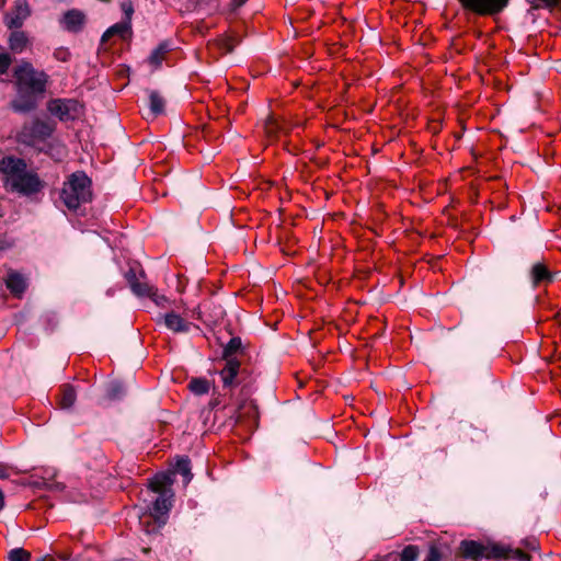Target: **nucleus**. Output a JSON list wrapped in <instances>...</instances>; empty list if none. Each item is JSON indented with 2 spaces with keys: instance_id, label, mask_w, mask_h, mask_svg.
I'll use <instances>...</instances> for the list:
<instances>
[{
  "instance_id": "nucleus-38",
  "label": "nucleus",
  "mask_w": 561,
  "mask_h": 561,
  "mask_svg": "<svg viewBox=\"0 0 561 561\" xmlns=\"http://www.w3.org/2000/svg\"><path fill=\"white\" fill-rule=\"evenodd\" d=\"M534 8L538 9V8H541V5L540 4H536Z\"/></svg>"
},
{
  "instance_id": "nucleus-21",
  "label": "nucleus",
  "mask_w": 561,
  "mask_h": 561,
  "mask_svg": "<svg viewBox=\"0 0 561 561\" xmlns=\"http://www.w3.org/2000/svg\"><path fill=\"white\" fill-rule=\"evenodd\" d=\"M150 110L154 115L162 114L164 111V99L157 92L151 91L149 94Z\"/></svg>"
},
{
  "instance_id": "nucleus-20",
  "label": "nucleus",
  "mask_w": 561,
  "mask_h": 561,
  "mask_svg": "<svg viewBox=\"0 0 561 561\" xmlns=\"http://www.w3.org/2000/svg\"><path fill=\"white\" fill-rule=\"evenodd\" d=\"M75 388L70 385H65L61 389V397L59 404L62 409L71 408L76 401Z\"/></svg>"
},
{
  "instance_id": "nucleus-23",
  "label": "nucleus",
  "mask_w": 561,
  "mask_h": 561,
  "mask_svg": "<svg viewBox=\"0 0 561 561\" xmlns=\"http://www.w3.org/2000/svg\"><path fill=\"white\" fill-rule=\"evenodd\" d=\"M176 471L184 477V483L187 484L192 479L190 460L187 458H181L176 462Z\"/></svg>"
},
{
  "instance_id": "nucleus-17",
  "label": "nucleus",
  "mask_w": 561,
  "mask_h": 561,
  "mask_svg": "<svg viewBox=\"0 0 561 561\" xmlns=\"http://www.w3.org/2000/svg\"><path fill=\"white\" fill-rule=\"evenodd\" d=\"M531 280L535 286L540 283H550L553 280V274L549 272L548 267L542 263H536L531 267Z\"/></svg>"
},
{
  "instance_id": "nucleus-1",
  "label": "nucleus",
  "mask_w": 561,
  "mask_h": 561,
  "mask_svg": "<svg viewBox=\"0 0 561 561\" xmlns=\"http://www.w3.org/2000/svg\"><path fill=\"white\" fill-rule=\"evenodd\" d=\"M0 171L5 175L7 188L21 194H32L39 190V181L27 172L22 159L5 157L0 161Z\"/></svg>"
},
{
  "instance_id": "nucleus-13",
  "label": "nucleus",
  "mask_w": 561,
  "mask_h": 561,
  "mask_svg": "<svg viewBox=\"0 0 561 561\" xmlns=\"http://www.w3.org/2000/svg\"><path fill=\"white\" fill-rule=\"evenodd\" d=\"M28 45L30 38L25 32L16 28L9 34L8 46L13 54L23 53Z\"/></svg>"
},
{
  "instance_id": "nucleus-10",
  "label": "nucleus",
  "mask_w": 561,
  "mask_h": 561,
  "mask_svg": "<svg viewBox=\"0 0 561 561\" xmlns=\"http://www.w3.org/2000/svg\"><path fill=\"white\" fill-rule=\"evenodd\" d=\"M16 91L18 95L11 102V108L19 113H27L33 111L37 105L36 95L38 93H33L31 91L20 89H16Z\"/></svg>"
},
{
  "instance_id": "nucleus-35",
  "label": "nucleus",
  "mask_w": 561,
  "mask_h": 561,
  "mask_svg": "<svg viewBox=\"0 0 561 561\" xmlns=\"http://www.w3.org/2000/svg\"><path fill=\"white\" fill-rule=\"evenodd\" d=\"M541 3L545 4L546 8L552 10L558 2L547 1V2H541Z\"/></svg>"
},
{
  "instance_id": "nucleus-33",
  "label": "nucleus",
  "mask_w": 561,
  "mask_h": 561,
  "mask_svg": "<svg viewBox=\"0 0 561 561\" xmlns=\"http://www.w3.org/2000/svg\"><path fill=\"white\" fill-rule=\"evenodd\" d=\"M524 546L530 550H537L539 548V545L537 542L536 539L531 538V539H526L524 540Z\"/></svg>"
},
{
  "instance_id": "nucleus-19",
  "label": "nucleus",
  "mask_w": 561,
  "mask_h": 561,
  "mask_svg": "<svg viewBox=\"0 0 561 561\" xmlns=\"http://www.w3.org/2000/svg\"><path fill=\"white\" fill-rule=\"evenodd\" d=\"M169 43H161L150 55L149 62L154 67H159L165 55L170 51Z\"/></svg>"
},
{
  "instance_id": "nucleus-28",
  "label": "nucleus",
  "mask_w": 561,
  "mask_h": 561,
  "mask_svg": "<svg viewBox=\"0 0 561 561\" xmlns=\"http://www.w3.org/2000/svg\"><path fill=\"white\" fill-rule=\"evenodd\" d=\"M54 58L61 62H67L70 59V51L66 47H58L54 50Z\"/></svg>"
},
{
  "instance_id": "nucleus-14",
  "label": "nucleus",
  "mask_w": 561,
  "mask_h": 561,
  "mask_svg": "<svg viewBox=\"0 0 561 561\" xmlns=\"http://www.w3.org/2000/svg\"><path fill=\"white\" fill-rule=\"evenodd\" d=\"M240 368L237 359L228 358L224 368L220 370V378L225 387L236 386V377Z\"/></svg>"
},
{
  "instance_id": "nucleus-22",
  "label": "nucleus",
  "mask_w": 561,
  "mask_h": 561,
  "mask_svg": "<svg viewBox=\"0 0 561 561\" xmlns=\"http://www.w3.org/2000/svg\"><path fill=\"white\" fill-rule=\"evenodd\" d=\"M188 389L193 393L202 396L209 391V382L204 378H193L188 383Z\"/></svg>"
},
{
  "instance_id": "nucleus-30",
  "label": "nucleus",
  "mask_w": 561,
  "mask_h": 561,
  "mask_svg": "<svg viewBox=\"0 0 561 561\" xmlns=\"http://www.w3.org/2000/svg\"><path fill=\"white\" fill-rule=\"evenodd\" d=\"M277 130H278V124L274 119H270L268 122H266L265 131L268 136L276 135Z\"/></svg>"
},
{
  "instance_id": "nucleus-3",
  "label": "nucleus",
  "mask_w": 561,
  "mask_h": 561,
  "mask_svg": "<svg viewBox=\"0 0 561 561\" xmlns=\"http://www.w3.org/2000/svg\"><path fill=\"white\" fill-rule=\"evenodd\" d=\"M460 550L463 557L479 560L486 559H516L530 561V556L520 549H513L499 543H482L474 540H462Z\"/></svg>"
},
{
  "instance_id": "nucleus-27",
  "label": "nucleus",
  "mask_w": 561,
  "mask_h": 561,
  "mask_svg": "<svg viewBox=\"0 0 561 561\" xmlns=\"http://www.w3.org/2000/svg\"><path fill=\"white\" fill-rule=\"evenodd\" d=\"M12 61L13 59L9 53H0V75H3L8 71Z\"/></svg>"
},
{
  "instance_id": "nucleus-15",
  "label": "nucleus",
  "mask_w": 561,
  "mask_h": 561,
  "mask_svg": "<svg viewBox=\"0 0 561 561\" xmlns=\"http://www.w3.org/2000/svg\"><path fill=\"white\" fill-rule=\"evenodd\" d=\"M128 284L134 294L137 296H154L156 293L151 286L146 282H141L135 274L134 271H129L126 275Z\"/></svg>"
},
{
  "instance_id": "nucleus-2",
  "label": "nucleus",
  "mask_w": 561,
  "mask_h": 561,
  "mask_svg": "<svg viewBox=\"0 0 561 561\" xmlns=\"http://www.w3.org/2000/svg\"><path fill=\"white\" fill-rule=\"evenodd\" d=\"M0 171L5 175L7 188L21 194H32L39 190V181L27 172L22 159L5 157L0 161Z\"/></svg>"
},
{
  "instance_id": "nucleus-37",
  "label": "nucleus",
  "mask_w": 561,
  "mask_h": 561,
  "mask_svg": "<svg viewBox=\"0 0 561 561\" xmlns=\"http://www.w3.org/2000/svg\"><path fill=\"white\" fill-rule=\"evenodd\" d=\"M4 477H5L4 471L0 470V478H4Z\"/></svg>"
},
{
  "instance_id": "nucleus-36",
  "label": "nucleus",
  "mask_w": 561,
  "mask_h": 561,
  "mask_svg": "<svg viewBox=\"0 0 561 561\" xmlns=\"http://www.w3.org/2000/svg\"><path fill=\"white\" fill-rule=\"evenodd\" d=\"M3 505H4V496H3L2 491L0 490V510L3 507Z\"/></svg>"
},
{
  "instance_id": "nucleus-7",
  "label": "nucleus",
  "mask_w": 561,
  "mask_h": 561,
  "mask_svg": "<svg viewBox=\"0 0 561 561\" xmlns=\"http://www.w3.org/2000/svg\"><path fill=\"white\" fill-rule=\"evenodd\" d=\"M122 9L124 12V19L121 22H117L114 25L110 26L103 33L101 37V44H106L112 37H118L123 41L131 38V15L134 13L131 2H124Z\"/></svg>"
},
{
  "instance_id": "nucleus-4",
  "label": "nucleus",
  "mask_w": 561,
  "mask_h": 561,
  "mask_svg": "<svg viewBox=\"0 0 561 561\" xmlns=\"http://www.w3.org/2000/svg\"><path fill=\"white\" fill-rule=\"evenodd\" d=\"M91 196V181L82 172L73 173L68 181L65 182L60 193V198L65 206L72 210L90 202Z\"/></svg>"
},
{
  "instance_id": "nucleus-16",
  "label": "nucleus",
  "mask_w": 561,
  "mask_h": 561,
  "mask_svg": "<svg viewBox=\"0 0 561 561\" xmlns=\"http://www.w3.org/2000/svg\"><path fill=\"white\" fill-rule=\"evenodd\" d=\"M164 324L168 329L175 333L187 332L191 323L184 320L181 316L170 312L164 317Z\"/></svg>"
},
{
  "instance_id": "nucleus-8",
  "label": "nucleus",
  "mask_w": 561,
  "mask_h": 561,
  "mask_svg": "<svg viewBox=\"0 0 561 561\" xmlns=\"http://www.w3.org/2000/svg\"><path fill=\"white\" fill-rule=\"evenodd\" d=\"M47 110L61 122L75 121L82 115V105L73 99H55L48 102Z\"/></svg>"
},
{
  "instance_id": "nucleus-26",
  "label": "nucleus",
  "mask_w": 561,
  "mask_h": 561,
  "mask_svg": "<svg viewBox=\"0 0 561 561\" xmlns=\"http://www.w3.org/2000/svg\"><path fill=\"white\" fill-rule=\"evenodd\" d=\"M417 557V548L415 546H408L402 550L400 561H416Z\"/></svg>"
},
{
  "instance_id": "nucleus-12",
  "label": "nucleus",
  "mask_w": 561,
  "mask_h": 561,
  "mask_svg": "<svg viewBox=\"0 0 561 561\" xmlns=\"http://www.w3.org/2000/svg\"><path fill=\"white\" fill-rule=\"evenodd\" d=\"M61 24L66 31L78 33L85 24V15L79 10H69L64 14Z\"/></svg>"
},
{
  "instance_id": "nucleus-34",
  "label": "nucleus",
  "mask_w": 561,
  "mask_h": 561,
  "mask_svg": "<svg viewBox=\"0 0 561 561\" xmlns=\"http://www.w3.org/2000/svg\"><path fill=\"white\" fill-rule=\"evenodd\" d=\"M121 391H122V388L119 385H113L111 387V392H110L111 398H117L118 394L121 393Z\"/></svg>"
},
{
  "instance_id": "nucleus-31",
  "label": "nucleus",
  "mask_w": 561,
  "mask_h": 561,
  "mask_svg": "<svg viewBox=\"0 0 561 561\" xmlns=\"http://www.w3.org/2000/svg\"><path fill=\"white\" fill-rule=\"evenodd\" d=\"M424 561H440V553L436 547H431Z\"/></svg>"
},
{
  "instance_id": "nucleus-18",
  "label": "nucleus",
  "mask_w": 561,
  "mask_h": 561,
  "mask_svg": "<svg viewBox=\"0 0 561 561\" xmlns=\"http://www.w3.org/2000/svg\"><path fill=\"white\" fill-rule=\"evenodd\" d=\"M5 284L10 291L14 295H21L26 287L24 277L15 272H11L8 274Z\"/></svg>"
},
{
  "instance_id": "nucleus-6",
  "label": "nucleus",
  "mask_w": 561,
  "mask_h": 561,
  "mask_svg": "<svg viewBox=\"0 0 561 561\" xmlns=\"http://www.w3.org/2000/svg\"><path fill=\"white\" fill-rule=\"evenodd\" d=\"M172 482L169 474L161 473L157 474L149 483L150 489L159 494L153 503V516L157 519L165 516L172 507L174 493L169 488Z\"/></svg>"
},
{
  "instance_id": "nucleus-29",
  "label": "nucleus",
  "mask_w": 561,
  "mask_h": 561,
  "mask_svg": "<svg viewBox=\"0 0 561 561\" xmlns=\"http://www.w3.org/2000/svg\"><path fill=\"white\" fill-rule=\"evenodd\" d=\"M34 130L38 131L43 136H49L51 134V128L46 123L41 121L34 122Z\"/></svg>"
},
{
  "instance_id": "nucleus-11",
  "label": "nucleus",
  "mask_w": 561,
  "mask_h": 561,
  "mask_svg": "<svg viewBox=\"0 0 561 561\" xmlns=\"http://www.w3.org/2000/svg\"><path fill=\"white\" fill-rule=\"evenodd\" d=\"M30 15L31 9L27 2H20L5 14L4 23L9 28H20Z\"/></svg>"
},
{
  "instance_id": "nucleus-24",
  "label": "nucleus",
  "mask_w": 561,
  "mask_h": 561,
  "mask_svg": "<svg viewBox=\"0 0 561 561\" xmlns=\"http://www.w3.org/2000/svg\"><path fill=\"white\" fill-rule=\"evenodd\" d=\"M237 39L232 36L221 37L217 41L218 47L224 53H231L237 45Z\"/></svg>"
},
{
  "instance_id": "nucleus-32",
  "label": "nucleus",
  "mask_w": 561,
  "mask_h": 561,
  "mask_svg": "<svg viewBox=\"0 0 561 561\" xmlns=\"http://www.w3.org/2000/svg\"><path fill=\"white\" fill-rule=\"evenodd\" d=\"M240 340L232 339L226 347L225 354L234 352L240 346Z\"/></svg>"
},
{
  "instance_id": "nucleus-9",
  "label": "nucleus",
  "mask_w": 561,
  "mask_h": 561,
  "mask_svg": "<svg viewBox=\"0 0 561 561\" xmlns=\"http://www.w3.org/2000/svg\"><path fill=\"white\" fill-rule=\"evenodd\" d=\"M507 2H461L466 13L494 15L503 10Z\"/></svg>"
},
{
  "instance_id": "nucleus-25",
  "label": "nucleus",
  "mask_w": 561,
  "mask_h": 561,
  "mask_svg": "<svg viewBox=\"0 0 561 561\" xmlns=\"http://www.w3.org/2000/svg\"><path fill=\"white\" fill-rule=\"evenodd\" d=\"M31 554L22 548L13 549L9 552L10 561H30Z\"/></svg>"
},
{
  "instance_id": "nucleus-5",
  "label": "nucleus",
  "mask_w": 561,
  "mask_h": 561,
  "mask_svg": "<svg viewBox=\"0 0 561 561\" xmlns=\"http://www.w3.org/2000/svg\"><path fill=\"white\" fill-rule=\"evenodd\" d=\"M14 78L16 89L33 93H44L48 81V76L44 71L36 70L26 60H22L14 69Z\"/></svg>"
}]
</instances>
